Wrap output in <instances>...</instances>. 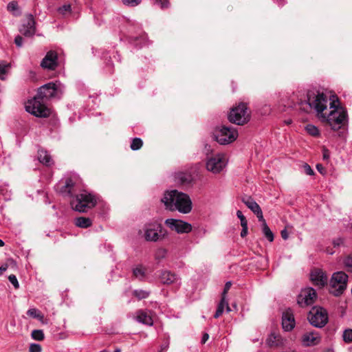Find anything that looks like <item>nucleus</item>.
<instances>
[{
  "label": "nucleus",
  "mask_w": 352,
  "mask_h": 352,
  "mask_svg": "<svg viewBox=\"0 0 352 352\" xmlns=\"http://www.w3.org/2000/svg\"><path fill=\"white\" fill-rule=\"evenodd\" d=\"M327 98L316 89H309L307 92V100L298 101V109L304 112L309 113L312 109L320 114L333 131L343 129L348 122L346 110L336 106L333 101L330 103V112L327 115L323 111L327 109Z\"/></svg>",
  "instance_id": "obj_1"
},
{
  "label": "nucleus",
  "mask_w": 352,
  "mask_h": 352,
  "mask_svg": "<svg viewBox=\"0 0 352 352\" xmlns=\"http://www.w3.org/2000/svg\"><path fill=\"white\" fill-rule=\"evenodd\" d=\"M65 91V86L60 82H50L38 89L36 96L25 102V111L37 118H46L52 114V110L45 102L53 98H60Z\"/></svg>",
  "instance_id": "obj_2"
},
{
  "label": "nucleus",
  "mask_w": 352,
  "mask_h": 352,
  "mask_svg": "<svg viewBox=\"0 0 352 352\" xmlns=\"http://www.w3.org/2000/svg\"><path fill=\"white\" fill-rule=\"evenodd\" d=\"M166 209L170 211H178L182 214H188L192 209V203L190 196L177 190H166L161 199Z\"/></svg>",
  "instance_id": "obj_3"
},
{
  "label": "nucleus",
  "mask_w": 352,
  "mask_h": 352,
  "mask_svg": "<svg viewBox=\"0 0 352 352\" xmlns=\"http://www.w3.org/2000/svg\"><path fill=\"white\" fill-rule=\"evenodd\" d=\"M96 204V197L86 190L75 195L70 201L72 209L79 212H87L89 210L93 208Z\"/></svg>",
  "instance_id": "obj_4"
},
{
  "label": "nucleus",
  "mask_w": 352,
  "mask_h": 352,
  "mask_svg": "<svg viewBox=\"0 0 352 352\" xmlns=\"http://www.w3.org/2000/svg\"><path fill=\"white\" fill-rule=\"evenodd\" d=\"M213 137L219 144L227 145L236 140L238 131L232 126L221 125L214 129Z\"/></svg>",
  "instance_id": "obj_5"
},
{
  "label": "nucleus",
  "mask_w": 352,
  "mask_h": 352,
  "mask_svg": "<svg viewBox=\"0 0 352 352\" xmlns=\"http://www.w3.org/2000/svg\"><path fill=\"white\" fill-rule=\"evenodd\" d=\"M348 275L344 272H334L330 280V292L335 296H339L346 289Z\"/></svg>",
  "instance_id": "obj_6"
},
{
  "label": "nucleus",
  "mask_w": 352,
  "mask_h": 352,
  "mask_svg": "<svg viewBox=\"0 0 352 352\" xmlns=\"http://www.w3.org/2000/svg\"><path fill=\"white\" fill-rule=\"evenodd\" d=\"M144 231V238L147 241L156 242L164 238L167 234L162 224L157 221L146 223Z\"/></svg>",
  "instance_id": "obj_7"
},
{
  "label": "nucleus",
  "mask_w": 352,
  "mask_h": 352,
  "mask_svg": "<svg viewBox=\"0 0 352 352\" xmlns=\"http://www.w3.org/2000/svg\"><path fill=\"white\" fill-rule=\"evenodd\" d=\"M307 319L309 323L316 328L324 327L329 321L328 314L322 307H314L309 311Z\"/></svg>",
  "instance_id": "obj_8"
},
{
  "label": "nucleus",
  "mask_w": 352,
  "mask_h": 352,
  "mask_svg": "<svg viewBox=\"0 0 352 352\" xmlns=\"http://www.w3.org/2000/svg\"><path fill=\"white\" fill-rule=\"evenodd\" d=\"M250 115L245 103H240L232 108L228 114V120L230 122L237 125H242L249 121Z\"/></svg>",
  "instance_id": "obj_9"
},
{
  "label": "nucleus",
  "mask_w": 352,
  "mask_h": 352,
  "mask_svg": "<svg viewBox=\"0 0 352 352\" xmlns=\"http://www.w3.org/2000/svg\"><path fill=\"white\" fill-rule=\"evenodd\" d=\"M226 166V160L223 154L216 153L208 155L206 158V169L214 173H219Z\"/></svg>",
  "instance_id": "obj_10"
},
{
  "label": "nucleus",
  "mask_w": 352,
  "mask_h": 352,
  "mask_svg": "<svg viewBox=\"0 0 352 352\" xmlns=\"http://www.w3.org/2000/svg\"><path fill=\"white\" fill-rule=\"evenodd\" d=\"M165 224L172 230L179 234L189 233L192 231V225L181 219H167Z\"/></svg>",
  "instance_id": "obj_11"
},
{
  "label": "nucleus",
  "mask_w": 352,
  "mask_h": 352,
  "mask_svg": "<svg viewBox=\"0 0 352 352\" xmlns=\"http://www.w3.org/2000/svg\"><path fill=\"white\" fill-rule=\"evenodd\" d=\"M317 297L316 292L312 287L302 289L297 297V302L301 307L312 305Z\"/></svg>",
  "instance_id": "obj_12"
},
{
  "label": "nucleus",
  "mask_w": 352,
  "mask_h": 352,
  "mask_svg": "<svg viewBox=\"0 0 352 352\" xmlns=\"http://www.w3.org/2000/svg\"><path fill=\"white\" fill-rule=\"evenodd\" d=\"M19 32L26 37H32L36 32L35 21L32 14L27 15L26 21L19 28Z\"/></svg>",
  "instance_id": "obj_13"
},
{
  "label": "nucleus",
  "mask_w": 352,
  "mask_h": 352,
  "mask_svg": "<svg viewBox=\"0 0 352 352\" xmlns=\"http://www.w3.org/2000/svg\"><path fill=\"white\" fill-rule=\"evenodd\" d=\"M58 54L55 51L50 50L47 52L45 56L43 58L41 63V66L43 68L54 70L58 65L57 63Z\"/></svg>",
  "instance_id": "obj_14"
},
{
  "label": "nucleus",
  "mask_w": 352,
  "mask_h": 352,
  "mask_svg": "<svg viewBox=\"0 0 352 352\" xmlns=\"http://www.w3.org/2000/svg\"><path fill=\"white\" fill-rule=\"evenodd\" d=\"M321 341L319 332L316 331L306 332L302 336V343L305 346H316Z\"/></svg>",
  "instance_id": "obj_15"
},
{
  "label": "nucleus",
  "mask_w": 352,
  "mask_h": 352,
  "mask_svg": "<svg viewBox=\"0 0 352 352\" xmlns=\"http://www.w3.org/2000/svg\"><path fill=\"white\" fill-rule=\"evenodd\" d=\"M296 325L294 316L290 309L283 313L282 327L285 331H291Z\"/></svg>",
  "instance_id": "obj_16"
},
{
  "label": "nucleus",
  "mask_w": 352,
  "mask_h": 352,
  "mask_svg": "<svg viewBox=\"0 0 352 352\" xmlns=\"http://www.w3.org/2000/svg\"><path fill=\"white\" fill-rule=\"evenodd\" d=\"M311 280L315 285L324 287L327 283L328 277L321 270H315L311 272Z\"/></svg>",
  "instance_id": "obj_17"
},
{
  "label": "nucleus",
  "mask_w": 352,
  "mask_h": 352,
  "mask_svg": "<svg viewBox=\"0 0 352 352\" xmlns=\"http://www.w3.org/2000/svg\"><path fill=\"white\" fill-rule=\"evenodd\" d=\"M57 190L63 196H68L73 198L74 197V182L71 178H67L63 185L59 184L57 186Z\"/></svg>",
  "instance_id": "obj_18"
},
{
  "label": "nucleus",
  "mask_w": 352,
  "mask_h": 352,
  "mask_svg": "<svg viewBox=\"0 0 352 352\" xmlns=\"http://www.w3.org/2000/svg\"><path fill=\"white\" fill-rule=\"evenodd\" d=\"M175 182L181 185H188L192 182V175L186 172L175 173L174 175Z\"/></svg>",
  "instance_id": "obj_19"
},
{
  "label": "nucleus",
  "mask_w": 352,
  "mask_h": 352,
  "mask_svg": "<svg viewBox=\"0 0 352 352\" xmlns=\"http://www.w3.org/2000/svg\"><path fill=\"white\" fill-rule=\"evenodd\" d=\"M147 268L142 264H138L133 267V276L140 280H144L146 278Z\"/></svg>",
  "instance_id": "obj_20"
},
{
  "label": "nucleus",
  "mask_w": 352,
  "mask_h": 352,
  "mask_svg": "<svg viewBox=\"0 0 352 352\" xmlns=\"http://www.w3.org/2000/svg\"><path fill=\"white\" fill-rule=\"evenodd\" d=\"M160 280L163 284L170 285L177 283L178 280L177 276L170 271H163L160 274Z\"/></svg>",
  "instance_id": "obj_21"
},
{
  "label": "nucleus",
  "mask_w": 352,
  "mask_h": 352,
  "mask_svg": "<svg viewBox=\"0 0 352 352\" xmlns=\"http://www.w3.org/2000/svg\"><path fill=\"white\" fill-rule=\"evenodd\" d=\"M135 318L138 322L144 324L152 326L153 324L151 316H149L146 311L143 310H139L137 311Z\"/></svg>",
  "instance_id": "obj_22"
},
{
  "label": "nucleus",
  "mask_w": 352,
  "mask_h": 352,
  "mask_svg": "<svg viewBox=\"0 0 352 352\" xmlns=\"http://www.w3.org/2000/svg\"><path fill=\"white\" fill-rule=\"evenodd\" d=\"M38 160L41 163L47 166H50L54 163L50 155L45 150H38Z\"/></svg>",
  "instance_id": "obj_23"
},
{
  "label": "nucleus",
  "mask_w": 352,
  "mask_h": 352,
  "mask_svg": "<svg viewBox=\"0 0 352 352\" xmlns=\"http://www.w3.org/2000/svg\"><path fill=\"white\" fill-rule=\"evenodd\" d=\"M242 202L254 213H256L261 209L259 205L250 196H245L242 198Z\"/></svg>",
  "instance_id": "obj_24"
},
{
  "label": "nucleus",
  "mask_w": 352,
  "mask_h": 352,
  "mask_svg": "<svg viewBox=\"0 0 352 352\" xmlns=\"http://www.w3.org/2000/svg\"><path fill=\"white\" fill-rule=\"evenodd\" d=\"M76 226L81 228H87L92 225V221L89 217H80L74 219Z\"/></svg>",
  "instance_id": "obj_25"
},
{
  "label": "nucleus",
  "mask_w": 352,
  "mask_h": 352,
  "mask_svg": "<svg viewBox=\"0 0 352 352\" xmlns=\"http://www.w3.org/2000/svg\"><path fill=\"white\" fill-rule=\"evenodd\" d=\"M225 307H226V309H227L228 312L231 311L230 307L228 306V302L225 300L224 296H223L219 305H218L217 311L214 315V318H218L223 313Z\"/></svg>",
  "instance_id": "obj_26"
},
{
  "label": "nucleus",
  "mask_w": 352,
  "mask_h": 352,
  "mask_svg": "<svg viewBox=\"0 0 352 352\" xmlns=\"http://www.w3.org/2000/svg\"><path fill=\"white\" fill-rule=\"evenodd\" d=\"M262 231L269 241L272 242L274 241V234L266 223H262Z\"/></svg>",
  "instance_id": "obj_27"
},
{
  "label": "nucleus",
  "mask_w": 352,
  "mask_h": 352,
  "mask_svg": "<svg viewBox=\"0 0 352 352\" xmlns=\"http://www.w3.org/2000/svg\"><path fill=\"white\" fill-rule=\"evenodd\" d=\"M7 10L9 12H12L16 16L20 14L19 5L16 1H12L10 2L7 5Z\"/></svg>",
  "instance_id": "obj_28"
},
{
  "label": "nucleus",
  "mask_w": 352,
  "mask_h": 352,
  "mask_svg": "<svg viewBox=\"0 0 352 352\" xmlns=\"http://www.w3.org/2000/svg\"><path fill=\"white\" fill-rule=\"evenodd\" d=\"M133 294L138 299L142 300V299L148 298L150 294V292L143 290V289H135L133 292Z\"/></svg>",
  "instance_id": "obj_29"
},
{
  "label": "nucleus",
  "mask_w": 352,
  "mask_h": 352,
  "mask_svg": "<svg viewBox=\"0 0 352 352\" xmlns=\"http://www.w3.org/2000/svg\"><path fill=\"white\" fill-rule=\"evenodd\" d=\"M27 315L31 318H36V319H42L43 318V315L36 308L29 309L27 311Z\"/></svg>",
  "instance_id": "obj_30"
},
{
  "label": "nucleus",
  "mask_w": 352,
  "mask_h": 352,
  "mask_svg": "<svg viewBox=\"0 0 352 352\" xmlns=\"http://www.w3.org/2000/svg\"><path fill=\"white\" fill-rule=\"evenodd\" d=\"M10 67V64L8 63H0V79L2 80H5L6 78V74L8 72L9 68Z\"/></svg>",
  "instance_id": "obj_31"
},
{
  "label": "nucleus",
  "mask_w": 352,
  "mask_h": 352,
  "mask_svg": "<svg viewBox=\"0 0 352 352\" xmlns=\"http://www.w3.org/2000/svg\"><path fill=\"white\" fill-rule=\"evenodd\" d=\"M31 336L32 339L37 341H41L45 338L43 331L41 329L33 330L32 331Z\"/></svg>",
  "instance_id": "obj_32"
},
{
  "label": "nucleus",
  "mask_w": 352,
  "mask_h": 352,
  "mask_svg": "<svg viewBox=\"0 0 352 352\" xmlns=\"http://www.w3.org/2000/svg\"><path fill=\"white\" fill-rule=\"evenodd\" d=\"M142 144H143V142L140 138H135L134 139H133V140L131 143L130 148L133 151H137V150H139L142 146Z\"/></svg>",
  "instance_id": "obj_33"
},
{
  "label": "nucleus",
  "mask_w": 352,
  "mask_h": 352,
  "mask_svg": "<svg viewBox=\"0 0 352 352\" xmlns=\"http://www.w3.org/2000/svg\"><path fill=\"white\" fill-rule=\"evenodd\" d=\"M306 131L311 135L317 137L319 135L318 129L313 124H307L305 126Z\"/></svg>",
  "instance_id": "obj_34"
},
{
  "label": "nucleus",
  "mask_w": 352,
  "mask_h": 352,
  "mask_svg": "<svg viewBox=\"0 0 352 352\" xmlns=\"http://www.w3.org/2000/svg\"><path fill=\"white\" fill-rule=\"evenodd\" d=\"M343 340L346 343L352 342V329H348L344 331L342 335Z\"/></svg>",
  "instance_id": "obj_35"
},
{
  "label": "nucleus",
  "mask_w": 352,
  "mask_h": 352,
  "mask_svg": "<svg viewBox=\"0 0 352 352\" xmlns=\"http://www.w3.org/2000/svg\"><path fill=\"white\" fill-rule=\"evenodd\" d=\"M347 271L352 272V254L349 255L344 261Z\"/></svg>",
  "instance_id": "obj_36"
},
{
  "label": "nucleus",
  "mask_w": 352,
  "mask_h": 352,
  "mask_svg": "<svg viewBox=\"0 0 352 352\" xmlns=\"http://www.w3.org/2000/svg\"><path fill=\"white\" fill-rule=\"evenodd\" d=\"M122 3L129 7H135L138 6L142 0H122Z\"/></svg>",
  "instance_id": "obj_37"
},
{
  "label": "nucleus",
  "mask_w": 352,
  "mask_h": 352,
  "mask_svg": "<svg viewBox=\"0 0 352 352\" xmlns=\"http://www.w3.org/2000/svg\"><path fill=\"white\" fill-rule=\"evenodd\" d=\"M302 169H303V172L307 175H314V170L311 168V167L307 163L304 164L302 165Z\"/></svg>",
  "instance_id": "obj_38"
},
{
  "label": "nucleus",
  "mask_w": 352,
  "mask_h": 352,
  "mask_svg": "<svg viewBox=\"0 0 352 352\" xmlns=\"http://www.w3.org/2000/svg\"><path fill=\"white\" fill-rule=\"evenodd\" d=\"M8 280L15 289H18L19 287V283L18 280L15 275H14V274L10 275L8 276Z\"/></svg>",
  "instance_id": "obj_39"
},
{
  "label": "nucleus",
  "mask_w": 352,
  "mask_h": 352,
  "mask_svg": "<svg viewBox=\"0 0 352 352\" xmlns=\"http://www.w3.org/2000/svg\"><path fill=\"white\" fill-rule=\"evenodd\" d=\"M236 216L240 219L241 226L248 225V221L246 220L245 217L243 214L241 210L236 211Z\"/></svg>",
  "instance_id": "obj_40"
},
{
  "label": "nucleus",
  "mask_w": 352,
  "mask_h": 352,
  "mask_svg": "<svg viewBox=\"0 0 352 352\" xmlns=\"http://www.w3.org/2000/svg\"><path fill=\"white\" fill-rule=\"evenodd\" d=\"M41 346L36 343L31 344L29 347V352H41Z\"/></svg>",
  "instance_id": "obj_41"
},
{
  "label": "nucleus",
  "mask_w": 352,
  "mask_h": 352,
  "mask_svg": "<svg viewBox=\"0 0 352 352\" xmlns=\"http://www.w3.org/2000/svg\"><path fill=\"white\" fill-rule=\"evenodd\" d=\"M169 347V338H166L160 346L158 352H166Z\"/></svg>",
  "instance_id": "obj_42"
},
{
  "label": "nucleus",
  "mask_w": 352,
  "mask_h": 352,
  "mask_svg": "<svg viewBox=\"0 0 352 352\" xmlns=\"http://www.w3.org/2000/svg\"><path fill=\"white\" fill-rule=\"evenodd\" d=\"M72 10L70 4H65L58 8L59 13L65 14L66 12H69Z\"/></svg>",
  "instance_id": "obj_43"
},
{
  "label": "nucleus",
  "mask_w": 352,
  "mask_h": 352,
  "mask_svg": "<svg viewBox=\"0 0 352 352\" xmlns=\"http://www.w3.org/2000/svg\"><path fill=\"white\" fill-rule=\"evenodd\" d=\"M155 3L160 6L161 8H166L169 6L168 0H155Z\"/></svg>",
  "instance_id": "obj_44"
},
{
  "label": "nucleus",
  "mask_w": 352,
  "mask_h": 352,
  "mask_svg": "<svg viewBox=\"0 0 352 352\" xmlns=\"http://www.w3.org/2000/svg\"><path fill=\"white\" fill-rule=\"evenodd\" d=\"M166 254V250L165 249H159L156 252L155 258L156 259L163 258L165 257Z\"/></svg>",
  "instance_id": "obj_45"
},
{
  "label": "nucleus",
  "mask_w": 352,
  "mask_h": 352,
  "mask_svg": "<svg viewBox=\"0 0 352 352\" xmlns=\"http://www.w3.org/2000/svg\"><path fill=\"white\" fill-rule=\"evenodd\" d=\"M23 38L20 35H17L14 38V43L18 47H21L23 46Z\"/></svg>",
  "instance_id": "obj_46"
},
{
  "label": "nucleus",
  "mask_w": 352,
  "mask_h": 352,
  "mask_svg": "<svg viewBox=\"0 0 352 352\" xmlns=\"http://www.w3.org/2000/svg\"><path fill=\"white\" fill-rule=\"evenodd\" d=\"M254 214L256 215L259 221H261L262 223H266L265 220L264 219L261 208Z\"/></svg>",
  "instance_id": "obj_47"
},
{
  "label": "nucleus",
  "mask_w": 352,
  "mask_h": 352,
  "mask_svg": "<svg viewBox=\"0 0 352 352\" xmlns=\"http://www.w3.org/2000/svg\"><path fill=\"white\" fill-rule=\"evenodd\" d=\"M248 230V225H245V226H242V230L241 232V236L242 238L247 236Z\"/></svg>",
  "instance_id": "obj_48"
},
{
  "label": "nucleus",
  "mask_w": 352,
  "mask_h": 352,
  "mask_svg": "<svg viewBox=\"0 0 352 352\" xmlns=\"http://www.w3.org/2000/svg\"><path fill=\"white\" fill-rule=\"evenodd\" d=\"M343 243V239L342 238H338L333 241L334 247H338Z\"/></svg>",
  "instance_id": "obj_49"
},
{
  "label": "nucleus",
  "mask_w": 352,
  "mask_h": 352,
  "mask_svg": "<svg viewBox=\"0 0 352 352\" xmlns=\"http://www.w3.org/2000/svg\"><path fill=\"white\" fill-rule=\"evenodd\" d=\"M231 285H232V283L230 281H228L226 283L223 292V296H224L228 292V291L230 289Z\"/></svg>",
  "instance_id": "obj_50"
},
{
  "label": "nucleus",
  "mask_w": 352,
  "mask_h": 352,
  "mask_svg": "<svg viewBox=\"0 0 352 352\" xmlns=\"http://www.w3.org/2000/svg\"><path fill=\"white\" fill-rule=\"evenodd\" d=\"M106 65H107V67H109L108 72H109L110 73H112L113 69H112V61H111V57L109 58V60H107V61L106 62Z\"/></svg>",
  "instance_id": "obj_51"
},
{
  "label": "nucleus",
  "mask_w": 352,
  "mask_h": 352,
  "mask_svg": "<svg viewBox=\"0 0 352 352\" xmlns=\"http://www.w3.org/2000/svg\"><path fill=\"white\" fill-rule=\"evenodd\" d=\"M280 234H281V237H282L283 239L286 240V239H288V232H287V230H286V229L283 230L281 231V232H280Z\"/></svg>",
  "instance_id": "obj_52"
},
{
  "label": "nucleus",
  "mask_w": 352,
  "mask_h": 352,
  "mask_svg": "<svg viewBox=\"0 0 352 352\" xmlns=\"http://www.w3.org/2000/svg\"><path fill=\"white\" fill-rule=\"evenodd\" d=\"M209 338V335L207 333H205L203 336H202V338H201V343L202 344H204L206 343V342L208 340Z\"/></svg>",
  "instance_id": "obj_53"
},
{
  "label": "nucleus",
  "mask_w": 352,
  "mask_h": 352,
  "mask_svg": "<svg viewBox=\"0 0 352 352\" xmlns=\"http://www.w3.org/2000/svg\"><path fill=\"white\" fill-rule=\"evenodd\" d=\"M316 168L320 173H322L324 168L322 164H317Z\"/></svg>",
  "instance_id": "obj_54"
},
{
  "label": "nucleus",
  "mask_w": 352,
  "mask_h": 352,
  "mask_svg": "<svg viewBox=\"0 0 352 352\" xmlns=\"http://www.w3.org/2000/svg\"><path fill=\"white\" fill-rule=\"evenodd\" d=\"M8 268V266L6 265H3L1 267H0V275L3 273V272H5L6 271Z\"/></svg>",
  "instance_id": "obj_55"
},
{
  "label": "nucleus",
  "mask_w": 352,
  "mask_h": 352,
  "mask_svg": "<svg viewBox=\"0 0 352 352\" xmlns=\"http://www.w3.org/2000/svg\"><path fill=\"white\" fill-rule=\"evenodd\" d=\"M285 4V0H280V2H278V5L280 6H283Z\"/></svg>",
  "instance_id": "obj_56"
},
{
  "label": "nucleus",
  "mask_w": 352,
  "mask_h": 352,
  "mask_svg": "<svg viewBox=\"0 0 352 352\" xmlns=\"http://www.w3.org/2000/svg\"><path fill=\"white\" fill-rule=\"evenodd\" d=\"M4 244H5V243H4V242L3 241V240H1V239H0V247H3V246L4 245Z\"/></svg>",
  "instance_id": "obj_57"
},
{
  "label": "nucleus",
  "mask_w": 352,
  "mask_h": 352,
  "mask_svg": "<svg viewBox=\"0 0 352 352\" xmlns=\"http://www.w3.org/2000/svg\"><path fill=\"white\" fill-rule=\"evenodd\" d=\"M339 135H340V136H342V137H343V136L344 135V130H343L342 131L340 132Z\"/></svg>",
  "instance_id": "obj_58"
},
{
  "label": "nucleus",
  "mask_w": 352,
  "mask_h": 352,
  "mask_svg": "<svg viewBox=\"0 0 352 352\" xmlns=\"http://www.w3.org/2000/svg\"><path fill=\"white\" fill-rule=\"evenodd\" d=\"M324 159L328 158V155L327 154H324L323 155Z\"/></svg>",
  "instance_id": "obj_59"
},
{
  "label": "nucleus",
  "mask_w": 352,
  "mask_h": 352,
  "mask_svg": "<svg viewBox=\"0 0 352 352\" xmlns=\"http://www.w3.org/2000/svg\"><path fill=\"white\" fill-rule=\"evenodd\" d=\"M325 352H333V351L332 350L329 349V350L326 351Z\"/></svg>",
  "instance_id": "obj_60"
},
{
  "label": "nucleus",
  "mask_w": 352,
  "mask_h": 352,
  "mask_svg": "<svg viewBox=\"0 0 352 352\" xmlns=\"http://www.w3.org/2000/svg\"><path fill=\"white\" fill-rule=\"evenodd\" d=\"M117 56H118V60H120V55L117 54Z\"/></svg>",
  "instance_id": "obj_61"
},
{
  "label": "nucleus",
  "mask_w": 352,
  "mask_h": 352,
  "mask_svg": "<svg viewBox=\"0 0 352 352\" xmlns=\"http://www.w3.org/2000/svg\"><path fill=\"white\" fill-rule=\"evenodd\" d=\"M103 58H106V54H103Z\"/></svg>",
  "instance_id": "obj_62"
},
{
  "label": "nucleus",
  "mask_w": 352,
  "mask_h": 352,
  "mask_svg": "<svg viewBox=\"0 0 352 352\" xmlns=\"http://www.w3.org/2000/svg\"><path fill=\"white\" fill-rule=\"evenodd\" d=\"M291 123V121H287V124H290Z\"/></svg>",
  "instance_id": "obj_63"
}]
</instances>
